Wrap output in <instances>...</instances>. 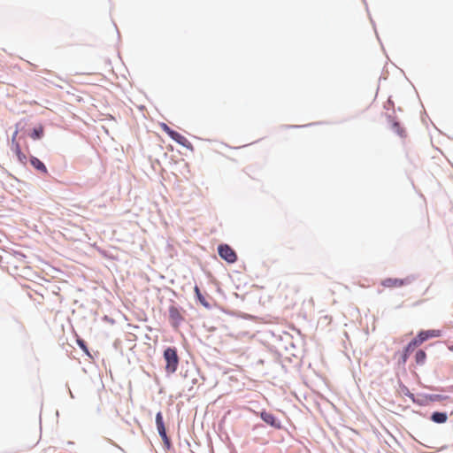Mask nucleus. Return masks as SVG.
<instances>
[{
	"mask_svg": "<svg viewBox=\"0 0 453 453\" xmlns=\"http://www.w3.org/2000/svg\"><path fill=\"white\" fill-rule=\"evenodd\" d=\"M164 358L165 360V372L172 374L176 372L179 365V357L175 348H167L164 351Z\"/></svg>",
	"mask_w": 453,
	"mask_h": 453,
	"instance_id": "nucleus-1",
	"label": "nucleus"
},
{
	"mask_svg": "<svg viewBox=\"0 0 453 453\" xmlns=\"http://www.w3.org/2000/svg\"><path fill=\"white\" fill-rule=\"evenodd\" d=\"M219 255L228 263H234L237 259V255L234 250L227 244H221L218 248Z\"/></svg>",
	"mask_w": 453,
	"mask_h": 453,
	"instance_id": "nucleus-2",
	"label": "nucleus"
},
{
	"mask_svg": "<svg viewBox=\"0 0 453 453\" xmlns=\"http://www.w3.org/2000/svg\"><path fill=\"white\" fill-rule=\"evenodd\" d=\"M156 425L158 431L159 435L161 436L165 447L168 449L171 445L170 439L166 434L165 426L163 420V415L159 411L156 415Z\"/></svg>",
	"mask_w": 453,
	"mask_h": 453,
	"instance_id": "nucleus-3",
	"label": "nucleus"
},
{
	"mask_svg": "<svg viewBox=\"0 0 453 453\" xmlns=\"http://www.w3.org/2000/svg\"><path fill=\"white\" fill-rule=\"evenodd\" d=\"M168 311L171 325L177 328L184 320V317L180 310L178 307L172 305L169 307Z\"/></svg>",
	"mask_w": 453,
	"mask_h": 453,
	"instance_id": "nucleus-4",
	"label": "nucleus"
},
{
	"mask_svg": "<svg viewBox=\"0 0 453 453\" xmlns=\"http://www.w3.org/2000/svg\"><path fill=\"white\" fill-rule=\"evenodd\" d=\"M441 334V331L436 329L420 331L415 339L419 343V345H421L428 339L440 337Z\"/></svg>",
	"mask_w": 453,
	"mask_h": 453,
	"instance_id": "nucleus-5",
	"label": "nucleus"
},
{
	"mask_svg": "<svg viewBox=\"0 0 453 453\" xmlns=\"http://www.w3.org/2000/svg\"><path fill=\"white\" fill-rule=\"evenodd\" d=\"M409 283L407 279L388 278L381 281V285L388 288H398Z\"/></svg>",
	"mask_w": 453,
	"mask_h": 453,
	"instance_id": "nucleus-6",
	"label": "nucleus"
},
{
	"mask_svg": "<svg viewBox=\"0 0 453 453\" xmlns=\"http://www.w3.org/2000/svg\"><path fill=\"white\" fill-rule=\"evenodd\" d=\"M388 119H389V122H390L391 129L394 132H395L401 138L404 139L406 137V131H405V129L394 118L389 116Z\"/></svg>",
	"mask_w": 453,
	"mask_h": 453,
	"instance_id": "nucleus-7",
	"label": "nucleus"
},
{
	"mask_svg": "<svg viewBox=\"0 0 453 453\" xmlns=\"http://www.w3.org/2000/svg\"><path fill=\"white\" fill-rule=\"evenodd\" d=\"M169 136L173 141H175L176 142H178L179 144H180L183 147H186V148L191 147L190 142L185 136H183L182 134H180V133H178L174 130L172 133H170Z\"/></svg>",
	"mask_w": 453,
	"mask_h": 453,
	"instance_id": "nucleus-8",
	"label": "nucleus"
},
{
	"mask_svg": "<svg viewBox=\"0 0 453 453\" xmlns=\"http://www.w3.org/2000/svg\"><path fill=\"white\" fill-rule=\"evenodd\" d=\"M260 417L266 424L273 427L279 428L280 426V422L277 421L276 418L270 412L262 411Z\"/></svg>",
	"mask_w": 453,
	"mask_h": 453,
	"instance_id": "nucleus-9",
	"label": "nucleus"
},
{
	"mask_svg": "<svg viewBox=\"0 0 453 453\" xmlns=\"http://www.w3.org/2000/svg\"><path fill=\"white\" fill-rule=\"evenodd\" d=\"M30 163L31 165L38 171H40L41 173H44V174H47L48 173V170L45 166V165L40 160L38 159L37 157H31L30 158Z\"/></svg>",
	"mask_w": 453,
	"mask_h": 453,
	"instance_id": "nucleus-10",
	"label": "nucleus"
},
{
	"mask_svg": "<svg viewBox=\"0 0 453 453\" xmlns=\"http://www.w3.org/2000/svg\"><path fill=\"white\" fill-rule=\"evenodd\" d=\"M14 151H15V154H16L19 161L21 164H26V162H27V156L21 151V149H20V146H19V142L15 143Z\"/></svg>",
	"mask_w": 453,
	"mask_h": 453,
	"instance_id": "nucleus-11",
	"label": "nucleus"
},
{
	"mask_svg": "<svg viewBox=\"0 0 453 453\" xmlns=\"http://www.w3.org/2000/svg\"><path fill=\"white\" fill-rule=\"evenodd\" d=\"M431 418L435 423H444L447 421L448 417L444 412H434Z\"/></svg>",
	"mask_w": 453,
	"mask_h": 453,
	"instance_id": "nucleus-12",
	"label": "nucleus"
},
{
	"mask_svg": "<svg viewBox=\"0 0 453 453\" xmlns=\"http://www.w3.org/2000/svg\"><path fill=\"white\" fill-rule=\"evenodd\" d=\"M43 127L40 125L39 127L33 129L30 137L34 140L41 139L43 135Z\"/></svg>",
	"mask_w": 453,
	"mask_h": 453,
	"instance_id": "nucleus-13",
	"label": "nucleus"
},
{
	"mask_svg": "<svg viewBox=\"0 0 453 453\" xmlns=\"http://www.w3.org/2000/svg\"><path fill=\"white\" fill-rule=\"evenodd\" d=\"M426 354L424 350L419 349L416 352L415 361L418 365H423L426 361Z\"/></svg>",
	"mask_w": 453,
	"mask_h": 453,
	"instance_id": "nucleus-14",
	"label": "nucleus"
},
{
	"mask_svg": "<svg viewBox=\"0 0 453 453\" xmlns=\"http://www.w3.org/2000/svg\"><path fill=\"white\" fill-rule=\"evenodd\" d=\"M419 346V343L417 342V340L414 338L411 342H409V344L405 348L406 354H410L412 352L416 347Z\"/></svg>",
	"mask_w": 453,
	"mask_h": 453,
	"instance_id": "nucleus-15",
	"label": "nucleus"
},
{
	"mask_svg": "<svg viewBox=\"0 0 453 453\" xmlns=\"http://www.w3.org/2000/svg\"><path fill=\"white\" fill-rule=\"evenodd\" d=\"M161 128L164 132H165L168 135H170V133H172L173 130L171 129L166 124L162 123Z\"/></svg>",
	"mask_w": 453,
	"mask_h": 453,
	"instance_id": "nucleus-16",
	"label": "nucleus"
},
{
	"mask_svg": "<svg viewBox=\"0 0 453 453\" xmlns=\"http://www.w3.org/2000/svg\"><path fill=\"white\" fill-rule=\"evenodd\" d=\"M195 292L196 293L197 297L199 298V300H200L201 302H203V296H202V295H201V293H200V290H199V288H198V287H196V288H195Z\"/></svg>",
	"mask_w": 453,
	"mask_h": 453,
	"instance_id": "nucleus-17",
	"label": "nucleus"
},
{
	"mask_svg": "<svg viewBox=\"0 0 453 453\" xmlns=\"http://www.w3.org/2000/svg\"><path fill=\"white\" fill-rule=\"evenodd\" d=\"M78 344L81 346V349L87 351L86 345L82 340H78Z\"/></svg>",
	"mask_w": 453,
	"mask_h": 453,
	"instance_id": "nucleus-18",
	"label": "nucleus"
},
{
	"mask_svg": "<svg viewBox=\"0 0 453 453\" xmlns=\"http://www.w3.org/2000/svg\"><path fill=\"white\" fill-rule=\"evenodd\" d=\"M17 134H18V131H16V132L13 134L12 137V144H13L14 146H15V143L17 142V141H16V136H17Z\"/></svg>",
	"mask_w": 453,
	"mask_h": 453,
	"instance_id": "nucleus-19",
	"label": "nucleus"
},
{
	"mask_svg": "<svg viewBox=\"0 0 453 453\" xmlns=\"http://www.w3.org/2000/svg\"><path fill=\"white\" fill-rule=\"evenodd\" d=\"M409 355H410V354H406V352L404 351V353H403V362H405V361H406V359L408 358V356H409Z\"/></svg>",
	"mask_w": 453,
	"mask_h": 453,
	"instance_id": "nucleus-20",
	"label": "nucleus"
},
{
	"mask_svg": "<svg viewBox=\"0 0 453 453\" xmlns=\"http://www.w3.org/2000/svg\"><path fill=\"white\" fill-rule=\"evenodd\" d=\"M296 305V303H292L287 305V308H293Z\"/></svg>",
	"mask_w": 453,
	"mask_h": 453,
	"instance_id": "nucleus-21",
	"label": "nucleus"
}]
</instances>
